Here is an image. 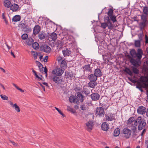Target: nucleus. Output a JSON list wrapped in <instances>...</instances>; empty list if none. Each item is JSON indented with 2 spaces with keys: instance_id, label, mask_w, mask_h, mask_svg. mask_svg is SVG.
<instances>
[{
  "instance_id": "nucleus-45",
  "label": "nucleus",
  "mask_w": 148,
  "mask_h": 148,
  "mask_svg": "<svg viewBox=\"0 0 148 148\" xmlns=\"http://www.w3.org/2000/svg\"><path fill=\"white\" fill-rule=\"evenodd\" d=\"M132 69L134 73L135 74H137L138 73L139 71L137 68L133 67H132Z\"/></svg>"
},
{
  "instance_id": "nucleus-10",
  "label": "nucleus",
  "mask_w": 148,
  "mask_h": 148,
  "mask_svg": "<svg viewBox=\"0 0 148 148\" xmlns=\"http://www.w3.org/2000/svg\"><path fill=\"white\" fill-rule=\"evenodd\" d=\"M146 112V108L143 106H140L138 107L137 109L138 113L140 114L143 115Z\"/></svg>"
},
{
  "instance_id": "nucleus-31",
  "label": "nucleus",
  "mask_w": 148,
  "mask_h": 148,
  "mask_svg": "<svg viewBox=\"0 0 148 148\" xmlns=\"http://www.w3.org/2000/svg\"><path fill=\"white\" fill-rule=\"evenodd\" d=\"M34 42L33 39L31 38H29L26 40V42L27 44L29 45H32Z\"/></svg>"
},
{
  "instance_id": "nucleus-6",
  "label": "nucleus",
  "mask_w": 148,
  "mask_h": 148,
  "mask_svg": "<svg viewBox=\"0 0 148 148\" xmlns=\"http://www.w3.org/2000/svg\"><path fill=\"white\" fill-rule=\"evenodd\" d=\"M123 132L124 134V136L126 138H129L130 137L132 133L131 130L127 128H124L123 130Z\"/></svg>"
},
{
  "instance_id": "nucleus-1",
  "label": "nucleus",
  "mask_w": 148,
  "mask_h": 148,
  "mask_svg": "<svg viewBox=\"0 0 148 148\" xmlns=\"http://www.w3.org/2000/svg\"><path fill=\"white\" fill-rule=\"evenodd\" d=\"M130 54L132 57L128 55V58L130 62L134 66H137L140 64V60L142 58L143 53L142 49H138L137 53L134 49L131 50L130 51Z\"/></svg>"
},
{
  "instance_id": "nucleus-5",
  "label": "nucleus",
  "mask_w": 148,
  "mask_h": 148,
  "mask_svg": "<svg viewBox=\"0 0 148 148\" xmlns=\"http://www.w3.org/2000/svg\"><path fill=\"white\" fill-rule=\"evenodd\" d=\"M40 49L41 51L48 53H49L51 51V48L48 46L46 45L41 46Z\"/></svg>"
},
{
  "instance_id": "nucleus-49",
  "label": "nucleus",
  "mask_w": 148,
  "mask_h": 148,
  "mask_svg": "<svg viewBox=\"0 0 148 148\" xmlns=\"http://www.w3.org/2000/svg\"><path fill=\"white\" fill-rule=\"evenodd\" d=\"M29 27L27 25H25V26L23 28V30L25 32L29 30Z\"/></svg>"
},
{
  "instance_id": "nucleus-35",
  "label": "nucleus",
  "mask_w": 148,
  "mask_h": 148,
  "mask_svg": "<svg viewBox=\"0 0 148 148\" xmlns=\"http://www.w3.org/2000/svg\"><path fill=\"white\" fill-rule=\"evenodd\" d=\"M50 38L52 40H55L57 38L56 34L54 32L52 33L50 35Z\"/></svg>"
},
{
  "instance_id": "nucleus-55",
  "label": "nucleus",
  "mask_w": 148,
  "mask_h": 148,
  "mask_svg": "<svg viewBox=\"0 0 148 148\" xmlns=\"http://www.w3.org/2000/svg\"><path fill=\"white\" fill-rule=\"evenodd\" d=\"M138 37L139 40H138L141 41L142 40V34H140L138 35Z\"/></svg>"
},
{
  "instance_id": "nucleus-22",
  "label": "nucleus",
  "mask_w": 148,
  "mask_h": 148,
  "mask_svg": "<svg viewBox=\"0 0 148 148\" xmlns=\"http://www.w3.org/2000/svg\"><path fill=\"white\" fill-rule=\"evenodd\" d=\"M55 45L57 47H59V49H61L62 47L63 44L61 40H59L56 42Z\"/></svg>"
},
{
  "instance_id": "nucleus-57",
  "label": "nucleus",
  "mask_w": 148,
  "mask_h": 148,
  "mask_svg": "<svg viewBox=\"0 0 148 148\" xmlns=\"http://www.w3.org/2000/svg\"><path fill=\"white\" fill-rule=\"evenodd\" d=\"M100 106H102V107H103L105 109H107L108 108V106H105V104H102V103H100Z\"/></svg>"
},
{
  "instance_id": "nucleus-7",
  "label": "nucleus",
  "mask_w": 148,
  "mask_h": 148,
  "mask_svg": "<svg viewBox=\"0 0 148 148\" xmlns=\"http://www.w3.org/2000/svg\"><path fill=\"white\" fill-rule=\"evenodd\" d=\"M96 114L99 115L100 117H103L104 111L103 108L102 107L97 108L96 110Z\"/></svg>"
},
{
  "instance_id": "nucleus-52",
  "label": "nucleus",
  "mask_w": 148,
  "mask_h": 148,
  "mask_svg": "<svg viewBox=\"0 0 148 148\" xmlns=\"http://www.w3.org/2000/svg\"><path fill=\"white\" fill-rule=\"evenodd\" d=\"M83 92L86 95H88L90 93L89 91H88V90H87L85 88H84Z\"/></svg>"
},
{
  "instance_id": "nucleus-21",
  "label": "nucleus",
  "mask_w": 148,
  "mask_h": 148,
  "mask_svg": "<svg viewBox=\"0 0 148 148\" xmlns=\"http://www.w3.org/2000/svg\"><path fill=\"white\" fill-rule=\"evenodd\" d=\"M90 81H95L97 79V77L94 74H91L88 77Z\"/></svg>"
},
{
  "instance_id": "nucleus-3",
  "label": "nucleus",
  "mask_w": 148,
  "mask_h": 148,
  "mask_svg": "<svg viewBox=\"0 0 148 148\" xmlns=\"http://www.w3.org/2000/svg\"><path fill=\"white\" fill-rule=\"evenodd\" d=\"M113 10L112 8L108 9V12L107 13L108 16L107 17L109 18L113 23L116 21V16L113 15Z\"/></svg>"
},
{
  "instance_id": "nucleus-2",
  "label": "nucleus",
  "mask_w": 148,
  "mask_h": 148,
  "mask_svg": "<svg viewBox=\"0 0 148 148\" xmlns=\"http://www.w3.org/2000/svg\"><path fill=\"white\" fill-rule=\"evenodd\" d=\"M134 125L136 126H138V130H141L146 125V121L144 119H142L140 116H139L136 119Z\"/></svg>"
},
{
  "instance_id": "nucleus-58",
  "label": "nucleus",
  "mask_w": 148,
  "mask_h": 148,
  "mask_svg": "<svg viewBox=\"0 0 148 148\" xmlns=\"http://www.w3.org/2000/svg\"><path fill=\"white\" fill-rule=\"evenodd\" d=\"M48 56H46L45 58H44L43 61L44 62H46L47 61V59H48Z\"/></svg>"
},
{
  "instance_id": "nucleus-28",
  "label": "nucleus",
  "mask_w": 148,
  "mask_h": 148,
  "mask_svg": "<svg viewBox=\"0 0 148 148\" xmlns=\"http://www.w3.org/2000/svg\"><path fill=\"white\" fill-rule=\"evenodd\" d=\"M135 120L134 117H131L127 121V125L132 124L133 122L135 121Z\"/></svg>"
},
{
  "instance_id": "nucleus-20",
  "label": "nucleus",
  "mask_w": 148,
  "mask_h": 148,
  "mask_svg": "<svg viewBox=\"0 0 148 148\" xmlns=\"http://www.w3.org/2000/svg\"><path fill=\"white\" fill-rule=\"evenodd\" d=\"M94 74L98 77L101 76L102 73L100 69L97 68L95 69Z\"/></svg>"
},
{
  "instance_id": "nucleus-29",
  "label": "nucleus",
  "mask_w": 148,
  "mask_h": 148,
  "mask_svg": "<svg viewBox=\"0 0 148 148\" xmlns=\"http://www.w3.org/2000/svg\"><path fill=\"white\" fill-rule=\"evenodd\" d=\"M4 6L7 8H9L11 6V3L9 0H5L3 3Z\"/></svg>"
},
{
  "instance_id": "nucleus-9",
  "label": "nucleus",
  "mask_w": 148,
  "mask_h": 148,
  "mask_svg": "<svg viewBox=\"0 0 148 148\" xmlns=\"http://www.w3.org/2000/svg\"><path fill=\"white\" fill-rule=\"evenodd\" d=\"M8 102L11 107L14 109L18 113L20 112V108L16 103L14 104L13 102L11 101H8Z\"/></svg>"
},
{
  "instance_id": "nucleus-44",
  "label": "nucleus",
  "mask_w": 148,
  "mask_h": 148,
  "mask_svg": "<svg viewBox=\"0 0 148 148\" xmlns=\"http://www.w3.org/2000/svg\"><path fill=\"white\" fill-rule=\"evenodd\" d=\"M0 97L1 99L4 100H8V97L5 95H1Z\"/></svg>"
},
{
  "instance_id": "nucleus-32",
  "label": "nucleus",
  "mask_w": 148,
  "mask_h": 148,
  "mask_svg": "<svg viewBox=\"0 0 148 148\" xmlns=\"http://www.w3.org/2000/svg\"><path fill=\"white\" fill-rule=\"evenodd\" d=\"M120 133V130L119 128H116L114 131V135L115 137L118 136Z\"/></svg>"
},
{
  "instance_id": "nucleus-11",
  "label": "nucleus",
  "mask_w": 148,
  "mask_h": 148,
  "mask_svg": "<svg viewBox=\"0 0 148 148\" xmlns=\"http://www.w3.org/2000/svg\"><path fill=\"white\" fill-rule=\"evenodd\" d=\"M52 73L56 75H61L63 73V71L60 68L57 69L53 70Z\"/></svg>"
},
{
  "instance_id": "nucleus-46",
  "label": "nucleus",
  "mask_w": 148,
  "mask_h": 148,
  "mask_svg": "<svg viewBox=\"0 0 148 148\" xmlns=\"http://www.w3.org/2000/svg\"><path fill=\"white\" fill-rule=\"evenodd\" d=\"M32 72L36 76V77L38 78L39 79H40L41 80H42V79L41 78H40V77L38 76V75H37V74H36V71H35L34 70H32Z\"/></svg>"
},
{
  "instance_id": "nucleus-54",
  "label": "nucleus",
  "mask_w": 148,
  "mask_h": 148,
  "mask_svg": "<svg viewBox=\"0 0 148 148\" xmlns=\"http://www.w3.org/2000/svg\"><path fill=\"white\" fill-rule=\"evenodd\" d=\"M44 72L45 73V77H47V70L46 67H45L44 68Z\"/></svg>"
},
{
  "instance_id": "nucleus-19",
  "label": "nucleus",
  "mask_w": 148,
  "mask_h": 148,
  "mask_svg": "<svg viewBox=\"0 0 148 148\" xmlns=\"http://www.w3.org/2000/svg\"><path fill=\"white\" fill-rule=\"evenodd\" d=\"M62 53L64 56H68L71 54V51L69 49H66L62 51Z\"/></svg>"
},
{
  "instance_id": "nucleus-27",
  "label": "nucleus",
  "mask_w": 148,
  "mask_h": 148,
  "mask_svg": "<svg viewBox=\"0 0 148 148\" xmlns=\"http://www.w3.org/2000/svg\"><path fill=\"white\" fill-rule=\"evenodd\" d=\"M20 16L19 15H16L13 17L12 20L13 21L17 22L20 21Z\"/></svg>"
},
{
  "instance_id": "nucleus-8",
  "label": "nucleus",
  "mask_w": 148,
  "mask_h": 148,
  "mask_svg": "<svg viewBox=\"0 0 148 148\" xmlns=\"http://www.w3.org/2000/svg\"><path fill=\"white\" fill-rule=\"evenodd\" d=\"M105 20L107 21V27L109 29H112L113 27H116L117 26V25H113L110 22V19L108 17H106L105 19Z\"/></svg>"
},
{
  "instance_id": "nucleus-38",
  "label": "nucleus",
  "mask_w": 148,
  "mask_h": 148,
  "mask_svg": "<svg viewBox=\"0 0 148 148\" xmlns=\"http://www.w3.org/2000/svg\"><path fill=\"white\" fill-rule=\"evenodd\" d=\"M66 109L68 111H70L73 113H75L76 112V111L75 110L71 108L69 106H67Z\"/></svg>"
},
{
  "instance_id": "nucleus-51",
  "label": "nucleus",
  "mask_w": 148,
  "mask_h": 148,
  "mask_svg": "<svg viewBox=\"0 0 148 148\" xmlns=\"http://www.w3.org/2000/svg\"><path fill=\"white\" fill-rule=\"evenodd\" d=\"M101 27L104 28L105 29L107 27V23H101Z\"/></svg>"
},
{
  "instance_id": "nucleus-25",
  "label": "nucleus",
  "mask_w": 148,
  "mask_h": 148,
  "mask_svg": "<svg viewBox=\"0 0 148 148\" xmlns=\"http://www.w3.org/2000/svg\"><path fill=\"white\" fill-rule=\"evenodd\" d=\"M53 23H54L51 21L49 20H47L45 23L46 27L48 28L52 27Z\"/></svg>"
},
{
  "instance_id": "nucleus-15",
  "label": "nucleus",
  "mask_w": 148,
  "mask_h": 148,
  "mask_svg": "<svg viewBox=\"0 0 148 148\" xmlns=\"http://www.w3.org/2000/svg\"><path fill=\"white\" fill-rule=\"evenodd\" d=\"M11 10L14 12H16L18 11L19 9L18 5L14 3L10 7Z\"/></svg>"
},
{
  "instance_id": "nucleus-42",
  "label": "nucleus",
  "mask_w": 148,
  "mask_h": 148,
  "mask_svg": "<svg viewBox=\"0 0 148 148\" xmlns=\"http://www.w3.org/2000/svg\"><path fill=\"white\" fill-rule=\"evenodd\" d=\"M66 66V61L64 60L62 61L61 63L60 66L62 68Z\"/></svg>"
},
{
  "instance_id": "nucleus-16",
  "label": "nucleus",
  "mask_w": 148,
  "mask_h": 148,
  "mask_svg": "<svg viewBox=\"0 0 148 148\" xmlns=\"http://www.w3.org/2000/svg\"><path fill=\"white\" fill-rule=\"evenodd\" d=\"M69 100L71 103H77L79 102L78 99L74 96H71L69 98Z\"/></svg>"
},
{
  "instance_id": "nucleus-39",
  "label": "nucleus",
  "mask_w": 148,
  "mask_h": 148,
  "mask_svg": "<svg viewBox=\"0 0 148 148\" xmlns=\"http://www.w3.org/2000/svg\"><path fill=\"white\" fill-rule=\"evenodd\" d=\"M94 82L93 81H90L88 83V85L90 87L93 88L94 87L95 85L97 84H95V82Z\"/></svg>"
},
{
  "instance_id": "nucleus-24",
  "label": "nucleus",
  "mask_w": 148,
  "mask_h": 148,
  "mask_svg": "<svg viewBox=\"0 0 148 148\" xmlns=\"http://www.w3.org/2000/svg\"><path fill=\"white\" fill-rule=\"evenodd\" d=\"M76 95L77 97L79 98L80 101L82 102L84 100V97L80 92H77L76 93Z\"/></svg>"
},
{
  "instance_id": "nucleus-41",
  "label": "nucleus",
  "mask_w": 148,
  "mask_h": 148,
  "mask_svg": "<svg viewBox=\"0 0 148 148\" xmlns=\"http://www.w3.org/2000/svg\"><path fill=\"white\" fill-rule=\"evenodd\" d=\"M146 21H143L140 22L139 24V25L141 28H143L144 27L146 24Z\"/></svg>"
},
{
  "instance_id": "nucleus-34",
  "label": "nucleus",
  "mask_w": 148,
  "mask_h": 148,
  "mask_svg": "<svg viewBox=\"0 0 148 148\" xmlns=\"http://www.w3.org/2000/svg\"><path fill=\"white\" fill-rule=\"evenodd\" d=\"M33 48L35 49H38L39 47V44L37 42L33 43L32 44Z\"/></svg>"
},
{
  "instance_id": "nucleus-18",
  "label": "nucleus",
  "mask_w": 148,
  "mask_h": 148,
  "mask_svg": "<svg viewBox=\"0 0 148 148\" xmlns=\"http://www.w3.org/2000/svg\"><path fill=\"white\" fill-rule=\"evenodd\" d=\"M40 30V27L38 25H35L33 30V34L35 35L38 34Z\"/></svg>"
},
{
  "instance_id": "nucleus-37",
  "label": "nucleus",
  "mask_w": 148,
  "mask_h": 148,
  "mask_svg": "<svg viewBox=\"0 0 148 148\" xmlns=\"http://www.w3.org/2000/svg\"><path fill=\"white\" fill-rule=\"evenodd\" d=\"M124 71L126 72L127 74H129L130 75H133V73L129 69L126 68L124 70Z\"/></svg>"
},
{
  "instance_id": "nucleus-64",
  "label": "nucleus",
  "mask_w": 148,
  "mask_h": 148,
  "mask_svg": "<svg viewBox=\"0 0 148 148\" xmlns=\"http://www.w3.org/2000/svg\"><path fill=\"white\" fill-rule=\"evenodd\" d=\"M18 90H20L21 92H24V90H23L21 88H19V87L18 88Z\"/></svg>"
},
{
  "instance_id": "nucleus-62",
  "label": "nucleus",
  "mask_w": 148,
  "mask_h": 148,
  "mask_svg": "<svg viewBox=\"0 0 148 148\" xmlns=\"http://www.w3.org/2000/svg\"><path fill=\"white\" fill-rule=\"evenodd\" d=\"M12 85L17 89L18 88V87L15 84L13 83Z\"/></svg>"
},
{
  "instance_id": "nucleus-63",
  "label": "nucleus",
  "mask_w": 148,
  "mask_h": 148,
  "mask_svg": "<svg viewBox=\"0 0 148 148\" xmlns=\"http://www.w3.org/2000/svg\"><path fill=\"white\" fill-rule=\"evenodd\" d=\"M0 69L4 73L5 72V71L2 68L0 67Z\"/></svg>"
},
{
  "instance_id": "nucleus-23",
  "label": "nucleus",
  "mask_w": 148,
  "mask_h": 148,
  "mask_svg": "<svg viewBox=\"0 0 148 148\" xmlns=\"http://www.w3.org/2000/svg\"><path fill=\"white\" fill-rule=\"evenodd\" d=\"M101 128L103 130L106 131L109 128V125L106 122H104L101 125Z\"/></svg>"
},
{
  "instance_id": "nucleus-36",
  "label": "nucleus",
  "mask_w": 148,
  "mask_h": 148,
  "mask_svg": "<svg viewBox=\"0 0 148 148\" xmlns=\"http://www.w3.org/2000/svg\"><path fill=\"white\" fill-rule=\"evenodd\" d=\"M148 15L143 14L141 15V20L143 21H147V16Z\"/></svg>"
},
{
  "instance_id": "nucleus-59",
  "label": "nucleus",
  "mask_w": 148,
  "mask_h": 148,
  "mask_svg": "<svg viewBox=\"0 0 148 148\" xmlns=\"http://www.w3.org/2000/svg\"><path fill=\"white\" fill-rule=\"evenodd\" d=\"M10 141L12 144L13 145H14V146H16L17 145V144L15 143L13 141H12L11 140H10Z\"/></svg>"
},
{
  "instance_id": "nucleus-12",
  "label": "nucleus",
  "mask_w": 148,
  "mask_h": 148,
  "mask_svg": "<svg viewBox=\"0 0 148 148\" xmlns=\"http://www.w3.org/2000/svg\"><path fill=\"white\" fill-rule=\"evenodd\" d=\"M52 80L58 84H61L62 81V79L60 77L54 76L52 78Z\"/></svg>"
},
{
  "instance_id": "nucleus-4",
  "label": "nucleus",
  "mask_w": 148,
  "mask_h": 148,
  "mask_svg": "<svg viewBox=\"0 0 148 148\" xmlns=\"http://www.w3.org/2000/svg\"><path fill=\"white\" fill-rule=\"evenodd\" d=\"M94 124L92 121H89L86 123L85 128L89 132H90L92 130Z\"/></svg>"
},
{
  "instance_id": "nucleus-48",
  "label": "nucleus",
  "mask_w": 148,
  "mask_h": 148,
  "mask_svg": "<svg viewBox=\"0 0 148 148\" xmlns=\"http://www.w3.org/2000/svg\"><path fill=\"white\" fill-rule=\"evenodd\" d=\"M36 63L38 64L39 69L42 68V69L44 68L43 66L38 61H36Z\"/></svg>"
},
{
  "instance_id": "nucleus-43",
  "label": "nucleus",
  "mask_w": 148,
  "mask_h": 148,
  "mask_svg": "<svg viewBox=\"0 0 148 148\" xmlns=\"http://www.w3.org/2000/svg\"><path fill=\"white\" fill-rule=\"evenodd\" d=\"M32 54L34 57V59H36L38 55L37 52L35 51H32Z\"/></svg>"
},
{
  "instance_id": "nucleus-47",
  "label": "nucleus",
  "mask_w": 148,
  "mask_h": 148,
  "mask_svg": "<svg viewBox=\"0 0 148 148\" xmlns=\"http://www.w3.org/2000/svg\"><path fill=\"white\" fill-rule=\"evenodd\" d=\"M28 37V35L26 34H23L21 36L23 40L26 39Z\"/></svg>"
},
{
  "instance_id": "nucleus-61",
  "label": "nucleus",
  "mask_w": 148,
  "mask_h": 148,
  "mask_svg": "<svg viewBox=\"0 0 148 148\" xmlns=\"http://www.w3.org/2000/svg\"><path fill=\"white\" fill-rule=\"evenodd\" d=\"M12 85L17 89L18 88V87L15 84L13 83Z\"/></svg>"
},
{
  "instance_id": "nucleus-33",
  "label": "nucleus",
  "mask_w": 148,
  "mask_h": 148,
  "mask_svg": "<svg viewBox=\"0 0 148 148\" xmlns=\"http://www.w3.org/2000/svg\"><path fill=\"white\" fill-rule=\"evenodd\" d=\"M141 41L138 40H134V45L135 47H140L141 46Z\"/></svg>"
},
{
  "instance_id": "nucleus-40",
  "label": "nucleus",
  "mask_w": 148,
  "mask_h": 148,
  "mask_svg": "<svg viewBox=\"0 0 148 148\" xmlns=\"http://www.w3.org/2000/svg\"><path fill=\"white\" fill-rule=\"evenodd\" d=\"M143 12V14L148 15V8L147 6L144 7Z\"/></svg>"
},
{
  "instance_id": "nucleus-60",
  "label": "nucleus",
  "mask_w": 148,
  "mask_h": 148,
  "mask_svg": "<svg viewBox=\"0 0 148 148\" xmlns=\"http://www.w3.org/2000/svg\"><path fill=\"white\" fill-rule=\"evenodd\" d=\"M146 130L145 129H144L142 131L141 134V135L142 136L143 135L144 133L146 132Z\"/></svg>"
},
{
  "instance_id": "nucleus-50",
  "label": "nucleus",
  "mask_w": 148,
  "mask_h": 148,
  "mask_svg": "<svg viewBox=\"0 0 148 148\" xmlns=\"http://www.w3.org/2000/svg\"><path fill=\"white\" fill-rule=\"evenodd\" d=\"M55 108L57 110V111L63 117L65 116L64 115V114H63L61 112V111L58 108L56 107H55Z\"/></svg>"
},
{
  "instance_id": "nucleus-26",
  "label": "nucleus",
  "mask_w": 148,
  "mask_h": 148,
  "mask_svg": "<svg viewBox=\"0 0 148 148\" xmlns=\"http://www.w3.org/2000/svg\"><path fill=\"white\" fill-rule=\"evenodd\" d=\"M45 33L44 32H40L38 35V38L41 40H43L45 38Z\"/></svg>"
},
{
  "instance_id": "nucleus-17",
  "label": "nucleus",
  "mask_w": 148,
  "mask_h": 148,
  "mask_svg": "<svg viewBox=\"0 0 148 148\" xmlns=\"http://www.w3.org/2000/svg\"><path fill=\"white\" fill-rule=\"evenodd\" d=\"M84 72H88L91 73L92 72V67L90 64L85 65L83 67Z\"/></svg>"
},
{
  "instance_id": "nucleus-30",
  "label": "nucleus",
  "mask_w": 148,
  "mask_h": 148,
  "mask_svg": "<svg viewBox=\"0 0 148 148\" xmlns=\"http://www.w3.org/2000/svg\"><path fill=\"white\" fill-rule=\"evenodd\" d=\"M128 127L130 128L133 132H135L136 130V126L133 124H131L127 125Z\"/></svg>"
},
{
  "instance_id": "nucleus-56",
  "label": "nucleus",
  "mask_w": 148,
  "mask_h": 148,
  "mask_svg": "<svg viewBox=\"0 0 148 148\" xmlns=\"http://www.w3.org/2000/svg\"><path fill=\"white\" fill-rule=\"evenodd\" d=\"M145 43L146 44L148 43V37L147 35H145Z\"/></svg>"
},
{
  "instance_id": "nucleus-13",
  "label": "nucleus",
  "mask_w": 148,
  "mask_h": 148,
  "mask_svg": "<svg viewBox=\"0 0 148 148\" xmlns=\"http://www.w3.org/2000/svg\"><path fill=\"white\" fill-rule=\"evenodd\" d=\"M106 118L107 120L111 121L114 119L115 114H108L106 115Z\"/></svg>"
},
{
  "instance_id": "nucleus-53",
  "label": "nucleus",
  "mask_w": 148,
  "mask_h": 148,
  "mask_svg": "<svg viewBox=\"0 0 148 148\" xmlns=\"http://www.w3.org/2000/svg\"><path fill=\"white\" fill-rule=\"evenodd\" d=\"M86 107L85 105H82L80 107L81 109L83 110H85L86 109Z\"/></svg>"
},
{
  "instance_id": "nucleus-14",
  "label": "nucleus",
  "mask_w": 148,
  "mask_h": 148,
  "mask_svg": "<svg viewBox=\"0 0 148 148\" xmlns=\"http://www.w3.org/2000/svg\"><path fill=\"white\" fill-rule=\"evenodd\" d=\"M92 99L93 101H97L100 98V95L97 93H94L91 95Z\"/></svg>"
}]
</instances>
